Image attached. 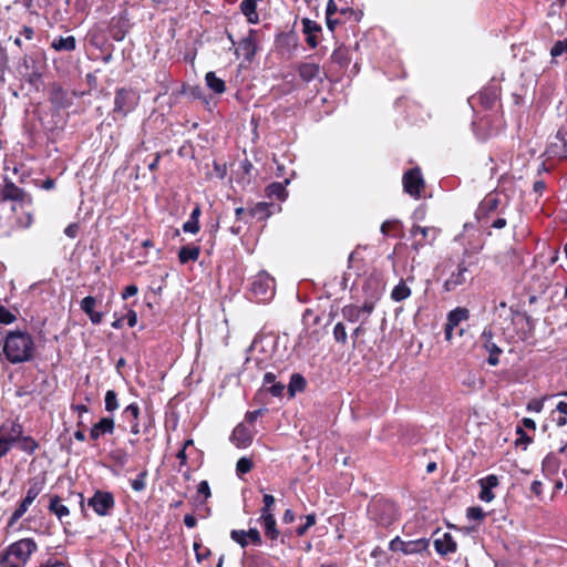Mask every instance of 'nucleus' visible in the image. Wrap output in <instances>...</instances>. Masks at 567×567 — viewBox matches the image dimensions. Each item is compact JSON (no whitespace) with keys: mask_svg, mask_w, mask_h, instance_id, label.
I'll use <instances>...</instances> for the list:
<instances>
[{"mask_svg":"<svg viewBox=\"0 0 567 567\" xmlns=\"http://www.w3.org/2000/svg\"><path fill=\"white\" fill-rule=\"evenodd\" d=\"M470 318V310L463 307H457L447 313L446 324L449 328H456L460 322Z\"/></svg>","mask_w":567,"mask_h":567,"instance_id":"23","label":"nucleus"},{"mask_svg":"<svg viewBox=\"0 0 567 567\" xmlns=\"http://www.w3.org/2000/svg\"><path fill=\"white\" fill-rule=\"evenodd\" d=\"M302 32L306 34L307 44L315 49L319 43V34L321 32V25L316 21L310 20L309 18H303L301 20Z\"/></svg>","mask_w":567,"mask_h":567,"instance_id":"15","label":"nucleus"},{"mask_svg":"<svg viewBox=\"0 0 567 567\" xmlns=\"http://www.w3.org/2000/svg\"><path fill=\"white\" fill-rule=\"evenodd\" d=\"M441 230L436 227H423L413 225L410 229L411 238H413L412 249L419 252L426 245H433L437 239Z\"/></svg>","mask_w":567,"mask_h":567,"instance_id":"7","label":"nucleus"},{"mask_svg":"<svg viewBox=\"0 0 567 567\" xmlns=\"http://www.w3.org/2000/svg\"><path fill=\"white\" fill-rule=\"evenodd\" d=\"M434 548L441 556L453 554L457 549L456 542L450 533H443L434 539Z\"/></svg>","mask_w":567,"mask_h":567,"instance_id":"17","label":"nucleus"},{"mask_svg":"<svg viewBox=\"0 0 567 567\" xmlns=\"http://www.w3.org/2000/svg\"><path fill=\"white\" fill-rule=\"evenodd\" d=\"M194 550L196 554V559L198 563H202L210 555V549L207 547H203L199 543H194Z\"/></svg>","mask_w":567,"mask_h":567,"instance_id":"47","label":"nucleus"},{"mask_svg":"<svg viewBox=\"0 0 567 567\" xmlns=\"http://www.w3.org/2000/svg\"><path fill=\"white\" fill-rule=\"evenodd\" d=\"M140 95L133 89L121 87L115 92L113 113L125 117L138 104Z\"/></svg>","mask_w":567,"mask_h":567,"instance_id":"6","label":"nucleus"},{"mask_svg":"<svg viewBox=\"0 0 567 567\" xmlns=\"http://www.w3.org/2000/svg\"><path fill=\"white\" fill-rule=\"evenodd\" d=\"M259 520L264 526L265 535L271 540L277 539V537L279 536V530L277 528V523L274 514L264 515V517H260Z\"/></svg>","mask_w":567,"mask_h":567,"instance_id":"25","label":"nucleus"},{"mask_svg":"<svg viewBox=\"0 0 567 567\" xmlns=\"http://www.w3.org/2000/svg\"><path fill=\"white\" fill-rule=\"evenodd\" d=\"M564 53H567V38L557 41L550 49V54L553 58H557Z\"/></svg>","mask_w":567,"mask_h":567,"instance_id":"43","label":"nucleus"},{"mask_svg":"<svg viewBox=\"0 0 567 567\" xmlns=\"http://www.w3.org/2000/svg\"><path fill=\"white\" fill-rule=\"evenodd\" d=\"M266 195L269 198L284 200L287 197V190L282 183H271L266 187Z\"/></svg>","mask_w":567,"mask_h":567,"instance_id":"34","label":"nucleus"},{"mask_svg":"<svg viewBox=\"0 0 567 567\" xmlns=\"http://www.w3.org/2000/svg\"><path fill=\"white\" fill-rule=\"evenodd\" d=\"M183 230L185 233L197 234L199 231V221L188 219L186 223H184Z\"/></svg>","mask_w":567,"mask_h":567,"instance_id":"53","label":"nucleus"},{"mask_svg":"<svg viewBox=\"0 0 567 567\" xmlns=\"http://www.w3.org/2000/svg\"><path fill=\"white\" fill-rule=\"evenodd\" d=\"M478 484L481 486V492L478 495L480 499L486 503L492 502L495 498L492 489L499 484L498 477L494 474H489L486 477L481 478Z\"/></svg>","mask_w":567,"mask_h":567,"instance_id":"16","label":"nucleus"},{"mask_svg":"<svg viewBox=\"0 0 567 567\" xmlns=\"http://www.w3.org/2000/svg\"><path fill=\"white\" fill-rule=\"evenodd\" d=\"M404 546H405V542L402 540L399 536H396L395 538H393L390 544H389V548L392 550V551H401L404 554Z\"/></svg>","mask_w":567,"mask_h":567,"instance_id":"54","label":"nucleus"},{"mask_svg":"<svg viewBox=\"0 0 567 567\" xmlns=\"http://www.w3.org/2000/svg\"><path fill=\"white\" fill-rule=\"evenodd\" d=\"M485 516L484 511L478 506L467 508V517L474 520H481Z\"/></svg>","mask_w":567,"mask_h":567,"instance_id":"50","label":"nucleus"},{"mask_svg":"<svg viewBox=\"0 0 567 567\" xmlns=\"http://www.w3.org/2000/svg\"><path fill=\"white\" fill-rule=\"evenodd\" d=\"M285 384L281 382H275L270 386L267 388V391L270 392L274 396H281L285 391Z\"/></svg>","mask_w":567,"mask_h":567,"instance_id":"55","label":"nucleus"},{"mask_svg":"<svg viewBox=\"0 0 567 567\" xmlns=\"http://www.w3.org/2000/svg\"><path fill=\"white\" fill-rule=\"evenodd\" d=\"M516 433L519 435L516 444L528 445L533 442V439L528 436L522 427H517Z\"/></svg>","mask_w":567,"mask_h":567,"instance_id":"58","label":"nucleus"},{"mask_svg":"<svg viewBox=\"0 0 567 567\" xmlns=\"http://www.w3.org/2000/svg\"><path fill=\"white\" fill-rule=\"evenodd\" d=\"M45 480L44 477H33L29 481V487L27 489L25 496L20 502L18 507L11 514L8 526H13L29 509L34 499L41 494L44 488Z\"/></svg>","mask_w":567,"mask_h":567,"instance_id":"4","label":"nucleus"},{"mask_svg":"<svg viewBox=\"0 0 567 567\" xmlns=\"http://www.w3.org/2000/svg\"><path fill=\"white\" fill-rule=\"evenodd\" d=\"M270 206L271 204L265 202L257 203L254 207L248 209L249 218H257L259 220L268 218L271 214Z\"/></svg>","mask_w":567,"mask_h":567,"instance_id":"29","label":"nucleus"},{"mask_svg":"<svg viewBox=\"0 0 567 567\" xmlns=\"http://www.w3.org/2000/svg\"><path fill=\"white\" fill-rule=\"evenodd\" d=\"M80 226L76 223L68 225L64 229V234L70 238H75L79 234Z\"/></svg>","mask_w":567,"mask_h":567,"instance_id":"60","label":"nucleus"},{"mask_svg":"<svg viewBox=\"0 0 567 567\" xmlns=\"http://www.w3.org/2000/svg\"><path fill=\"white\" fill-rule=\"evenodd\" d=\"M316 524V515L315 514H309L306 516V523L303 525H300L297 529H296V533L298 536H303L307 530Z\"/></svg>","mask_w":567,"mask_h":567,"instance_id":"46","label":"nucleus"},{"mask_svg":"<svg viewBox=\"0 0 567 567\" xmlns=\"http://www.w3.org/2000/svg\"><path fill=\"white\" fill-rule=\"evenodd\" d=\"M235 214H236L237 220H243L245 223H249L248 210H246L245 208H243V207L236 208Z\"/></svg>","mask_w":567,"mask_h":567,"instance_id":"62","label":"nucleus"},{"mask_svg":"<svg viewBox=\"0 0 567 567\" xmlns=\"http://www.w3.org/2000/svg\"><path fill=\"white\" fill-rule=\"evenodd\" d=\"M402 183L405 193L414 198H420L421 190L424 188V179L420 168L414 167L405 172Z\"/></svg>","mask_w":567,"mask_h":567,"instance_id":"10","label":"nucleus"},{"mask_svg":"<svg viewBox=\"0 0 567 567\" xmlns=\"http://www.w3.org/2000/svg\"><path fill=\"white\" fill-rule=\"evenodd\" d=\"M200 248L198 246H183L178 251L179 262L185 265L188 261H196L199 258Z\"/></svg>","mask_w":567,"mask_h":567,"instance_id":"26","label":"nucleus"},{"mask_svg":"<svg viewBox=\"0 0 567 567\" xmlns=\"http://www.w3.org/2000/svg\"><path fill=\"white\" fill-rule=\"evenodd\" d=\"M38 567H65L63 563L56 559H48L47 561L40 564Z\"/></svg>","mask_w":567,"mask_h":567,"instance_id":"64","label":"nucleus"},{"mask_svg":"<svg viewBox=\"0 0 567 567\" xmlns=\"http://www.w3.org/2000/svg\"><path fill=\"white\" fill-rule=\"evenodd\" d=\"M522 317L525 320L528 333L533 334L536 323L535 319L532 316L527 315L526 312L522 313Z\"/></svg>","mask_w":567,"mask_h":567,"instance_id":"61","label":"nucleus"},{"mask_svg":"<svg viewBox=\"0 0 567 567\" xmlns=\"http://www.w3.org/2000/svg\"><path fill=\"white\" fill-rule=\"evenodd\" d=\"M481 341L483 348L489 353L487 362L495 367L499 363V355L503 350L493 341L492 329L485 328L481 334Z\"/></svg>","mask_w":567,"mask_h":567,"instance_id":"11","label":"nucleus"},{"mask_svg":"<svg viewBox=\"0 0 567 567\" xmlns=\"http://www.w3.org/2000/svg\"><path fill=\"white\" fill-rule=\"evenodd\" d=\"M205 81L206 85L216 94H223L226 91L225 82L213 71L206 73Z\"/></svg>","mask_w":567,"mask_h":567,"instance_id":"28","label":"nucleus"},{"mask_svg":"<svg viewBox=\"0 0 567 567\" xmlns=\"http://www.w3.org/2000/svg\"><path fill=\"white\" fill-rule=\"evenodd\" d=\"M252 466L254 464L250 458L240 457L236 464V472L240 476L243 474L249 473L252 470Z\"/></svg>","mask_w":567,"mask_h":567,"instance_id":"40","label":"nucleus"},{"mask_svg":"<svg viewBox=\"0 0 567 567\" xmlns=\"http://www.w3.org/2000/svg\"><path fill=\"white\" fill-rule=\"evenodd\" d=\"M246 536L248 540H250V543L255 546H260L262 544L260 533L256 528H250L248 532H246Z\"/></svg>","mask_w":567,"mask_h":567,"instance_id":"49","label":"nucleus"},{"mask_svg":"<svg viewBox=\"0 0 567 567\" xmlns=\"http://www.w3.org/2000/svg\"><path fill=\"white\" fill-rule=\"evenodd\" d=\"M25 196V192L10 181L6 182L1 190V198L3 200L23 202Z\"/></svg>","mask_w":567,"mask_h":567,"instance_id":"20","label":"nucleus"},{"mask_svg":"<svg viewBox=\"0 0 567 567\" xmlns=\"http://www.w3.org/2000/svg\"><path fill=\"white\" fill-rule=\"evenodd\" d=\"M35 551L38 544L33 538H21L0 553V567H25Z\"/></svg>","mask_w":567,"mask_h":567,"instance_id":"2","label":"nucleus"},{"mask_svg":"<svg viewBox=\"0 0 567 567\" xmlns=\"http://www.w3.org/2000/svg\"><path fill=\"white\" fill-rule=\"evenodd\" d=\"M17 320V317L10 312L4 306L0 305V326L10 324Z\"/></svg>","mask_w":567,"mask_h":567,"instance_id":"44","label":"nucleus"},{"mask_svg":"<svg viewBox=\"0 0 567 567\" xmlns=\"http://www.w3.org/2000/svg\"><path fill=\"white\" fill-rule=\"evenodd\" d=\"M331 60L340 68L348 66V64L350 63L349 50L344 47L337 48L331 54Z\"/></svg>","mask_w":567,"mask_h":567,"instance_id":"33","label":"nucleus"},{"mask_svg":"<svg viewBox=\"0 0 567 567\" xmlns=\"http://www.w3.org/2000/svg\"><path fill=\"white\" fill-rule=\"evenodd\" d=\"M499 206V199L496 195H487L480 204L477 209V219L481 224H487L492 213L496 212Z\"/></svg>","mask_w":567,"mask_h":567,"instance_id":"13","label":"nucleus"},{"mask_svg":"<svg viewBox=\"0 0 567 567\" xmlns=\"http://www.w3.org/2000/svg\"><path fill=\"white\" fill-rule=\"evenodd\" d=\"M264 507L261 508V515L260 517H264V515L271 514V506L275 504V497L270 494H265L264 498Z\"/></svg>","mask_w":567,"mask_h":567,"instance_id":"48","label":"nucleus"},{"mask_svg":"<svg viewBox=\"0 0 567 567\" xmlns=\"http://www.w3.org/2000/svg\"><path fill=\"white\" fill-rule=\"evenodd\" d=\"M51 47L55 51L71 52L76 48V40L73 35H69L66 38L60 37L52 41Z\"/></svg>","mask_w":567,"mask_h":567,"instance_id":"27","label":"nucleus"},{"mask_svg":"<svg viewBox=\"0 0 567 567\" xmlns=\"http://www.w3.org/2000/svg\"><path fill=\"white\" fill-rule=\"evenodd\" d=\"M238 50L243 52L247 60H250L256 53L255 41L248 37L239 42Z\"/></svg>","mask_w":567,"mask_h":567,"instance_id":"35","label":"nucleus"},{"mask_svg":"<svg viewBox=\"0 0 567 567\" xmlns=\"http://www.w3.org/2000/svg\"><path fill=\"white\" fill-rule=\"evenodd\" d=\"M249 291L257 302H266L275 295V280L267 272L260 271L251 278Z\"/></svg>","mask_w":567,"mask_h":567,"instance_id":"5","label":"nucleus"},{"mask_svg":"<svg viewBox=\"0 0 567 567\" xmlns=\"http://www.w3.org/2000/svg\"><path fill=\"white\" fill-rule=\"evenodd\" d=\"M240 169L244 176H246L248 181H250L251 171L254 169L252 163L249 159L245 158L243 162H240Z\"/></svg>","mask_w":567,"mask_h":567,"instance_id":"57","label":"nucleus"},{"mask_svg":"<svg viewBox=\"0 0 567 567\" xmlns=\"http://www.w3.org/2000/svg\"><path fill=\"white\" fill-rule=\"evenodd\" d=\"M112 458L117 465L124 466L128 461V455L125 452L117 451L112 454Z\"/></svg>","mask_w":567,"mask_h":567,"instance_id":"56","label":"nucleus"},{"mask_svg":"<svg viewBox=\"0 0 567 567\" xmlns=\"http://www.w3.org/2000/svg\"><path fill=\"white\" fill-rule=\"evenodd\" d=\"M87 505L93 508V511L99 516H107L111 514L115 506V499L111 492H104L97 489L91 498L87 501Z\"/></svg>","mask_w":567,"mask_h":567,"instance_id":"9","label":"nucleus"},{"mask_svg":"<svg viewBox=\"0 0 567 567\" xmlns=\"http://www.w3.org/2000/svg\"><path fill=\"white\" fill-rule=\"evenodd\" d=\"M255 430L245 423H239L230 435V441L238 447L249 446L254 440Z\"/></svg>","mask_w":567,"mask_h":567,"instance_id":"12","label":"nucleus"},{"mask_svg":"<svg viewBox=\"0 0 567 567\" xmlns=\"http://www.w3.org/2000/svg\"><path fill=\"white\" fill-rule=\"evenodd\" d=\"M104 402L105 410L110 413L114 412L120 406L117 401V394L114 390L106 391Z\"/></svg>","mask_w":567,"mask_h":567,"instance_id":"37","label":"nucleus"},{"mask_svg":"<svg viewBox=\"0 0 567 567\" xmlns=\"http://www.w3.org/2000/svg\"><path fill=\"white\" fill-rule=\"evenodd\" d=\"M507 221L504 217H497L495 219H492L489 217L487 224H482L485 227L495 228V229H502L506 226Z\"/></svg>","mask_w":567,"mask_h":567,"instance_id":"51","label":"nucleus"},{"mask_svg":"<svg viewBox=\"0 0 567 567\" xmlns=\"http://www.w3.org/2000/svg\"><path fill=\"white\" fill-rule=\"evenodd\" d=\"M467 266L461 262L457 267V271L452 272L451 276L444 282V289L446 291H453L458 286L466 282Z\"/></svg>","mask_w":567,"mask_h":567,"instance_id":"18","label":"nucleus"},{"mask_svg":"<svg viewBox=\"0 0 567 567\" xmlns=\"http://www.w3.org/2000/svg\"><path fill=\"white\" fill-rule=\"evenodd\" d=\"M17 444L21 451L29 454H32L39 446V444L31 436H23V434H21L17 441Z\"/></svg>","mask_w":567,"mask_h":567,"instance_id":"36","label":"nucleus"},{"mask_svg":"<svg viewBox=\"0 0 567 567\" xmlns=\"http://www.w3.org/2000/svg\"><path fill=\"white\" fill-rule=\"evenodd\" d=\"M140 406L136 403L128 404L123 411V417L127 419L131 423V433L134 435L140 434L138 424Z\"/></svg>","mask_w":567,"mask_h":567,"instance_id":"21","label":"nucleus"},{"mask_svg":"<svg viewBox=\"0 0 567 567\" xmlns=\"http://www.w3.org/2000/svg\"><path fill=\"white\" fill-rule=\"evenodd\" d=\"M412 291L406 282L404 280H400V282L391 291V299L395 302H401L408 299Z\"/></svg>","mask_w":567,"mask_h":567,"instance_id":"31","label":"nucleus"},{"mask_svg":"<svg viewBox=\"0 0 567 567\" xmlns=\"http://www.w3.org/2000/svg\"><path fill=\"white\" fill-rule=\"evenodd\" d=\"M400 226H401V223L396 219L385 220L382 223L380 230L384 236H389L392 231H394Z\"/></svg>","mask_w":567,"mask_h":567,"instance_id":"45","label":"nucleus"},{"mask_svg":"<svg viewBox=\"0 0 567 567\" xmlns=\"http://www.w3.org/2000/svg\"><path fill=\"white\" fill-rule=\"evenodd\" d=\"M307 385L306 379L300 373H293L288 384L289 395L292 398L297 392H303Z\"/></svg>","mask_w":567,"mask_h":567,"instance_id":"30","label":"nucleus"},{"mask_svg":"<svg viewBox=\"0 0 567 567\" xmlns=\"http://www.w3.org/2000/svg\"><path fill=\"white\" fill-rule=\"evenodd\" d=\"M230 538L237 544H239L243 548H245L248 545V538L246 536L245 530L233 529L230 532Z\"/></svg>","mask_w":567,"mask_h":567,"instance_id":"42","label":"nucleus"},{"mask_svg":"<svg viewBox=\"0 0 567 567\" xmlns=\"http://www.w3.org/2000/svg\"><path fill=\"white\" fill-rule=\"evenodd\" d=\"M298 73L303 81L310 82L319 75L320 65L310 62L301 63L298 68Z\"/></svg>","mask_w":567,"mask_h":567,"instance_id":"24","label":"nucleus"},{"mask_svg":"<svg viewBox=\"0 0 567 567\" xmlns=\"http://www.w3.org/2000/svg\"><path fill=\"white\" fill-rule=\"evenodd\" d=\"M264 409L248 411L245 415V421L249 424L248 426L254 427L255 421L264 413Z\"/></svg>","mask_w":567,"mask_h":567,"instance_id":"52","label":"nucleus"},{"mask_svg":"<svg viewBox=\"0 0 567 567\" xmlns=\"http://www.w3.org/2000/svg\"><path fill=\"white\" fill-rule=\"evenodd\" d=\"M429 547V540L425 538H420L415 540L405 542L404 546V555L419 554L425 550Z\"/></svg>","mask_w":567,"mask_h":567,"instance_id":"32","label":"nucleus"},{"mask_svg":"<svg viewBox=\"0 0 567 567\" xmlns=\"http://www.w3.org/2000/svg\"><path fill=\"white\" fill-rule=\"evenodd\" d=\"M115 424L112 417H102L91 427L90 437L96 441L103 434H113Z\"/></svg>","mask_w":567,"mask_h":567,"instance_id":"19","label":"nucleus"},{"mask_svg":"<svg viewBox=\"0 0 567 567\" xmlns=\"http://www.w3.org/2000/svg\"><path fill=\"white\" fill-rule=\"evenodd\" d=\"M368 513L379 525L388 527L398 519V508L389 499L374 498L368 507Z\"/></svg>","mask_w":567,"mask_h":567,"instance_id":"3","label":"nucleus"},{"mask_svg":"<svg viewBox=\"0 0 567 567\" xmlns=\"http://www.w3.org/2000/svg\"><path fill=\"white\" fill-rule=\"evenodd\" d=\"M197 493L204 495L205 499L210 497V487L207 481H202L197 486Z\"/></svg>","mask_w":567,"mask_h":567,"instance_id":"59","label":"nucleus"},{"mask_svg":"<svg viewBox=\"0 0 567 567\" xmlns=\"http://www.w3.org/2000/svg\"><path fill=\"white\" fill-rule=\"evenodd\" d=\"M96 306V299L95 297H92V296H87L85 298L82 299L81 303H80V307H81V310L90 316L92 312H94V308Z\"/></svg>","mask_w":567,"mask_h":567,"instance_id":"41","label":"nucleus"},{"mask_svg":"<svg viewBox=\"0 0 567 567\" xmlns=\"http://www.w3.org/2000/svg\"><path fill=\"white\" fill-rule=\"evenodd\" d=\"M21 434H23V426L18 421L7 420L0 426V437L12 445L17 443Z\"/></svg>","mask_w":567,"mask_h":567,"instance_id":"14","label":"nucleus"},{"mask_svg":"<svg viewBox=\"0 0 567 567\" xmlns=\"http://www.w3.org/2000/svg\"><path fill=\"white\" fill-rule=\"evenodd\" d=\"M375 308L374 300H365L362 306L347 305L341 309L342 317L349 322L362 320L364 323Z\"/></svg>","mask_w":567,"mask_h":567,"instance_id":"8","label":"nucleus"},{"mask_svg":"<svg viewBox=\"0 0 567 567\" xmlns=\"http://www.w3.org/2000/svg\"><path fill=\"white\" fill-rule=\"evenodd\" d=\"M333 338L338 343L346 344L348 341V334L346 327L342 322H338L333 328Z\"/></svg>","mask_w":567,"mask_h":567,"instance_id":"39","label":"nucleus"},{"mask_svg":"<svg viewBox=\"0 0 567 567\" xmlns=\"http://www.w3.org/2000/svg\"><path fill=\"white\" fill-rule=\"evenodd\" d=\"M137 291H138V289H137V287H136L135 285H130V286H127V287L123 290V292H122V298H123V299H127V298H130V297H133V296H135V295L137 293Z\"/></svg>","mask_w":567,"mask_h":567,"instance_id":"63","label":"nucleus"},{"mask_svg":"<svg viewBox=\"0 0 567 567\" xmlns=\"http://www.w3.org/2000/svg\"><path fill=\"white\" fill-rule=\"evenodd\" d=\"M2 351L12 364L31 361L35 352L34 339L27 331H9L2 341Z\"/></svg>","mask_w":567,"mask_h":567,"instance_id":"1","label":"nucleus"},{"mask_svg":"<svg viewBox=\"0 0 567 567\" xmlns=\"http://www.w3.org/2000/svg\"><path fill=\"white\" fill-rule=\"evenodd\" d=\"M147 470H143L136 478L131 481V486L135 492H142L146 488Z\"/></svg>","mask_w":567,"mask_h":567,"instance_id":"38","label":"nucleus"},{"mask_svg":"<svg viewBox=\"0 0 567 567\" xmlns=\"http://www.w3.org/2000/svg\"><path fill=\"white\" fill-rule=\"evenodd\" d=\"M48 509L50 513L54 514L60 522L70 515V509L61 503V497L59 495L50 496Z\"/></svg>","mask_w":567,"mask_h":567,"instance_id":"22","label":"nucleus"}]
</instances>
